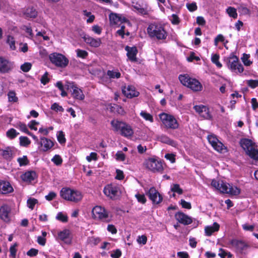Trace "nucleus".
<instances>
[{
    "label": "nucleus",
    "mask_w": 258,
    "mask_h": 258,
    "mask_svg": "<svg viewBox=\"0 0 258 258\" xmlns=\"http://www.w3.org/2000/svg\"><path fill=\"white\" fill-rule=\"evenodd\" d=\"M211 185L219 190L221 192L227 194L232 196H237L240 193V189L236 186L230 185L222 181H218L213 180Z\"/></svg>",
    "instance_id": "obj_1"
},
{
    "label": "nucleus",
    "mask_w": 258,
    "mask_h": 258,
    "mask_svg": "<svg viewBox=\"0 0 258 258\" xmlns=\"http://www.w3.org/2000/svg\"><path fill=\"white\" fill-rule=\"evenodd\" d=\"M147 32L151 38L159 40L166 39L168 35L164 27L160 24H151L147 28Z\"/></svg>",
    "instance_id": "obj_2"
},
{
    "label": "nucleus",
    "mask_w": 258,
    "mask_h": 258,
    "mask_svg": "<svg viewBox=\"0 0 258 258\" xmlns=\"http://www.w3.org/2000/svg\"><path fill=\"white\" fill-rule=\"evenodd\" d=\"M240 146L246 154L251 159L258 160V150L256 144L251 140L243 139L240 142Z\"/></svg>",
    "instance_id": "obj_3"
},
{
    "label": "nucleus",
    "mask_w": 258,
    "mask_h": 258,
    "mask_svg": "<svg viewBox=\"0 0 258 258\" xmlns=\"http://www.w3.org/2000/svg\"><path fill=\"white\" fill-rule=\"evenodd\" d=\"M179 80L182 85L189 88L194 91L202 90V85L201 83L197 79L189 77L186 74L179 75Z\"/></svg>",
    "instance_id": "obj_4"
},
{
    "label": "nucleus",
    "mask_w": 258,
    "mask_h": 258,
    "mask_svg": "<svg viewBox=\"0 0 258 258\" xmlns=\"http://www.w3.org/2000/svg\"><path fill=\"white\" fill-rule=\"evenodd\" d=\"M60 195L62 199L75 203L80 201L83 198L80 191L70 188H62L60 190Z\"/></svg>",
    "instance_id": "obj_5"
},
{
    "label": "nucleus",
    "mask_w": 258,
    "mask_h": 258,
    "mask_svg": "<svg viewBox=\"0 0 258 258\" xmlns=\"http://www.w3.org/2000/svg\"><path fill=\"white\" fill-rule=\"evenodd\" d=\"M49 58L52 63L61 68H66L69 62V60L64 55L59 53H51Z\"/></svg>",
    "instance_id": "obj_6"
},
{
    "label": "nucleus",
    "mask_w": 258,
    "mask_h": 258,
    "mask_svg": "<svg viewBox=\"0 0 258 258\" xmlns=\"http://www.w3.org/2000/svg\"><path fill=\"white\" fill-rule=\"evenodd\" d=\"M159 117L166 128L175 130L178 127L179 124L173 115L162 113L160 114Z\"/></svg>",
    "instance_id": "obj_7"
},
{
    "label": "nucleus",
    "mask_w": 258,
    "mask_h": 258,
    "mask_svg": "<svg viewBox=\"0 0 258 258\" xmlns=\"http://www.w3.org/2000/svg\"><path fill=\"white\" fill-rule=\"evenodd\" d=\"M103 192L106 197L114 200L118 199L121 195L120 187L115 184H109L104 187Z\"/></svg>",
    "instance_id": "obj_8"
},
{
    "label": "nucleus",
    "mask_w": 258,
    "mask_h": 258,
    "mask_svg": "<svg viewBox=\"0 0 258 258\" xmlns=\"http://www.w3.org/2000/svg\"><path fill=\"white\" fill-rule=\"evenodd\" d=\"M92 217L94 219L109 222V212L104 207L96 206L92 210Z\"/></svg>",
    "instance_id": "obj_9"
},
{
    "label": "nucleus",
    "mask_w": 258,
    "mask_h": 258,
    "mask_svg": "<svg viewBox=\"0 0 258 258\" xmlns=\"http://www.w3.org/2000/svg\"><path fill=\"white\" fill-rule=\"evenodd\" d=\"M144 165L147 169L153 172H160L163 170L162 162L154 158H149L146 160Z\"/></svg>",
    "instance_id": "obj_10"
},
{
    "label": "nucleus",
    "mask_w": 258,
    "mask_h": 258,
    "mask_svg": "<svg viewBox=\"0 0 258 258\" xmlns=\"http://www.w3.org/2000/svg\"><path fill=\"white\" fill-rule=\"evenodd\" d=\"M227 65L229 68L232 71L241 73L243 71V67L242 65L239 63L238 58L231 54L228 58Z\"/></svg>",
    "instance_id": "obj_11"
},
{
    "label": "nucleus",
    "mask_w": 258,
    "mask_h": 258,
    "mask_svg": "<svg viewBox=\"0 0 258 258\" xmlns=\"http://www.w3.org/2000/svg\"><path fill=\"white\" fill-rule=\"evenodd\" d=\"M208 140L209 143L217 151L222 153L226 151L225 146L215 136L209 135L208 136Z\"/></svg>",
    "instance_id": "obj_12"
},
{
    "label": "nucleus",
    "mask_w": 258,
    "mask_h": 258,
    "mask_svg": "<svg viewBox=\"0 0 258 258\" xmlns=\"http://www.w3.org/2000/svg\"><path fill=\"white\" fill-rule=\"evenodd\" d=\"M14 68V63L3 57H0V73L3 74L10 72Z\"/></svg>",
    "instance_id": "obj_13"
},
{
    "label": "nucleus",
    "mask_w": 258,
    "mask_h": 258,
    "mask_svg": "<svg viewBox=\"0 0 258 258\" xmlns=\"http://www.w3.org/2000/svg\"><path fill=\"white\" fill-rule=\"evenodd\" d=\"M150 199L154 204H158L162 201V197L154 187H151L147 194Z\"/></svg>",
    "instance_id": "obj_14"
},
{
    "label": "nucleus",
    "mask_w": 258,
    "mask_h": 258,
    "mask_svg": "<svg viewBox=\"0 0 258 258\" xmlns=\"http://www.w3.org/2000/svg\"><path fill=\"white\" fill-rule=\"evenodd\" d=\"M175 219L180 223L184 225H189L192 222V218L181 212H178L175 214Z\"/></svg>",
    "instance_id": "obj_15"
},
{
    "label": "nucleus",
    "mask_w": 258,
    "mask_h": 258,
    "mask_svg": "<svg viewBox=\"0 0 258 258\" xmlns=\"http://www.w3.org/2000/svg\"><path fill=\"white\" fill-rule=\"evenodd\" d=\"M109 20L112 25H120L124 23L130 24L129 22L124 17L116 14H111L109 15Z\"/></svg>",
    "instance_id": "obj_16"
},
{
    "label": "nucleus",
    "mask_w": 258,
    "mask_h": 258,
    "mask_svg": "<svg viewBox=\"0 0 258 258\" xmlns=\"http://www.w3.org/2000/svg\"><path fill=\"white\" fill-rule=\"evenodd\" d=\"M11 208L7 205H4L0 208V218L5 222L10 221Z\"/></svg>",
    "instance_id": "obj_17"
},
{
    "label": "nucleus",
    "mask_w": 258,
    "mask_h": 258,
    "mask_svg": "<svg viewBox=\"0 0 258 258\" xmlns=\"http://www.w3.org/2000/svg\"><path fill=\"white\" fill-rule=\"evenodd\" d=\"M58 238L67 244L72 242L71 232L70 230L65 229L58 233Z\"/></svg>",
    "instance_id": "obj_18"
},
{
    "label": "nucleus",
    "mask_w": 258,
    "mask_h": 258,
    "mask_svg": "<svg viewBox=\"0 0 258 258\" xmlns=\"http://www.w3.org/2000/svg\"><path fill=\"white\" fill-rule=\"evenodd\" d=\"M39 144L41 150L44 152L47 151L54 146V143L51 140L45 137L40 138Z\"/></svg>",
    "instance_id": "obj_19"
},
{
    "label": "nucleus",
    "mask_w": 258,
    "mask_h": 258,
    "mask_svg": "<svg viewBox=\"0 0 258 258\" xmlns=\"http://www.w3.org/2000/svg\"><path fill=\"white\" fill-rule=\"evenodd\" d=\"M122 91L123 94L127 98H133L138 96L139 95V92L135 90L134 86H128L124 87L122 88Z\"/></svg>",
    "instance_id": "obj_20"
},
{
    "label": "nucleus",
    "mask_w": 258,
    "mask_h": 258,
    "mask_svg": "<svg viewBox=\"0 0 258 258\" xmlns=\"http://www.w3.org/2000/svg\"><path fill=\"white\" fill-rule=\"evenodd\" d=\"M84 41L90 46L94 47H98L101 44L100 38H94L89 35H85L83 37Z\"/></svg>",
    "instance_id": "obj_21"
},
{
    "label": "nucleus",
    "mask_w": 258,
    "mask_h": 258,
    "mask_svg": "<svg viewBox=\"0 0 258 258\" xmlns=\"http://www.w3.org/2000/svg\"><path fill=\"white\" fill-rule=\"evenodd\" d=\"M21 179L24 182L30 183L37 177V174L34 171H28L21 176Z\"/></svg>",
    "instance_id": "obj_22"
},
{
    "label": "nucleus",
    "mask_w": 258,
    "mask_h": 258,
    "mask_svg": "<svg viewBox=\"0 0 258 258\" xmlns=\"http://www.w3.org/2000/svg\"><path fill=\"white\" fill-rule=\"evenodd\" d=\"M13 190L12 186L8 182L0 181V193L7 194L11 192Z\"/></svg>",
    "instance_id": "obj_23"
},
{
    "label": "nucleus",
    "mask_w": 258,
    "mask_h": 258,
    "mask_svg": "<svg viewBox=\"0 0 258 258\" xmlns=\"http://www.w3.org/2000/svg\"><path fill=\"white\" fill-rule=\"evenodd\" d=\"M72 95L74 98L77 100H83L85 98V95L82 90L75 86L72 87Z\"/></svg>",
    "instance_id": "obj_24"
},
{
    "label": "nucleus",
    "mask_w": 258,
    "mask_h": 258,
    "mask_svg": "<svg viewBox=\"0 0 258 258\" xmlns=\"http://www.w3.org/2000/svg\"><path fill=\"white\" fill-rule=\"evenodd\" d=\"M125 50L127 51V56L128 58L132 61L136 60V55L137 53V49L135 47H129L126 46Z\"/></svg>",
    "instance_id": "obj_25"
},
{
    "label": "nucleus",
    "mask_w": 258,
    "mask_h": 258,
    "mask_svg": "<svg viewBox=\"0 0 258 258\" xmlns=\"http://www.w3.org/2000/svg\"><path fill=\"white\" fill-rule=\"evenodd\" d=\"M120 132L122 136L125 137H132L134 134V131L132 127L125 123Z\"/></svg>",
    "instance_id": "obj_26"
},
{
    "label": "nucleus",
    "mask_w": 258,
    "mask_h": 258,
    "mask_svg": "<svg viewBox=\"0 0 258 258\" xmlns=\"http://www.w3.org/2000/svg\"><path fill=\"white\" fill-rule=\"evenodd\" d=\"M158 140L159 141L163 143L168 144L173 147H175L176 145L175 142L165 135H162L158 136Z\"/></svg>",
    "instance_id": "obj_27"
},
{
    "label": "nucleus",
    "mask_w": 258,
    "mask_h": 258,
    "mask_svg": "<svg viewBox=\"0 0 258 258\" xmlns=\"http://www.w3.org/2000/svg\"><path fill=\"white\" fill-rule=\"evenodd\" d=\"M219 225L216 222L214 223L212 226H208L206 227L205 228V231L206 235H211L214 232L218 231L219 229Z\"/></svg>",
    "instance_id": "obj_28"
},
{
    "label": "nucleus",
    "mask_w": 258,
    "mask_h": 258,
    "mask_svg": "<svg viewBox=\"0 0 258 258\" xmlns=\"http://www.w3.org/2000/svg\"><path fill=\"white\" fill-rule=\"evenodd\" d=\"M124 123L125 122L116 119H113L111 121V126L114 132H120Z\"/></svg>",
    "instance_id": "obj_29"
},
{
    "label": "nucleus",
    "mask_w": 258,
    "mask_h": 258,
    "mask_svg": "<svg viewBox=\"0 0 258 258\" xmlns=\"http://www.w3.org/2000/svg\"><path fill=\"white\" fill-rule=\"evenodd\" d=\"M231 243L234 247L240 250L244 249L246 247L245 243L241 240L234 239L231 241Z\"/></svg>",
    "instance_id": "obj_30"
},
{
    "label": "nucleus",
    "mask_w": 258,
    "mask_h": 258,
    "mask_svg": "<svg viewBox=\"0 0 258 258\" xmlns=\"http://www.w3.org/2000/svg\"><path fill=\"white\" fill-rule=\"evenodd\" d=\"M0 151L1 154L5 159L10 160L12 158L13 151L10 147H7L5 150H1Z\"/></svg>",
    "instance_id": "obj_31"
},
{
    "label": "nucleus",
    "mask_w": 258,
    "mask_h": 258,
    "mask_svg": "<svg viewBox=\"0 0 258 258\" xmlns=\"http://www.w3.org/2000/svg\"><path fill=\"white\" fill-rule=\"evenodd\" d=\"M24 15L26 17L35 18L37 15V12L34 8L29 7L25 11Z\"/></svg>",
    "instance_id": "obj_32"
},
{
    "label": "nucleus",
    "mask_w": 258,
    "mask_h": 258,
    "mask_svg": "<svg viewBox=\"0 0 258 258\" xmlns=\"http://www.w3.org/2000/svg\"><path fill=\"white\" fill-rule=\"evenodd\" d=\"M107 75L110 79H118L121 76V74L118 70H108Z\"/></svg>",
    "instance_id": "obj_33"
},
{
    "label": "nucleus",
    "mask_w": 258,
    "mask_h": 258,
    "mask_svg": "<svg viewBox=\"0 0 258 258\" xmlns=\"http://www.w3.org/2000/svg\"><path fill=\"white\" fill-rule=\"evenodd\" d=\"M7 42L9 45L10 47L12 50L16 49V41L15 38L13 36L11 35H8L7 37Z\"/></svg>",
    "instance_id": "obj_34"
},
{
    "label": "nucleus",
    "mask_w": 258,
    "mask_h": 258,
    "mask_svg": "<svg viewBox=\"0 0 258 258\" xmlns=\"http://www.w3.org/2000/svg\"><path fill=\"white\" fill-rule=\"evenodd\" d=\"M140 114L146 121H149L150 122H153L154 121L153 116L146 111H142Z\"/></svg>",
    "instance_id": "obj_35"
},
{
    "label": "nucleus",
    "mask_w": 258,
    "mask_h": 258,
    "mask_svg": "<svg viewBox=\"0 0 258 258\" xmlns=\"http://www.w3.org/2000/svg\"><path fill=\"white\" fill-rule=\"evenodd\" d=\"M226 12L228 15L232 17L234 19H236L237 17V13L236 12V9L233 7H229L226 9Z\"/></svg>",
    "instance_id": "obj_36"
},
{
    "label": "nucleus",
    "mask_w": 258,
    "mask_h": 258,
    "mask_svg": "<svg viewBox=\"0 0 258 258\" xmlns=\"http://www.w3.org/2000/svg\"><path fill=\"white\" fill-rule=\"evenodd\" d=\"M56 219L62 222L66 223L68 221V217L67 214L63 213L62 212H59L57 213Z\"/></svg>",
    "instance_id": "obj_37"
},
{
    "label": "nucleus",
    "mask_w": 258,
    "mask_h": 258,
    "mask_svg": "<svg viewBox=\"0 0 258 258\" xmlns=\"http://www.w3.org/2000/svg\"><path fill=\"white\" fill-rule=\"evenodd\" d=\"M219 58L220 56L219 54H214L212 56L211 60L212 62L215 64L218 68H221L222 67V65L219 61Z\"/></svg>",
    "instance_id": "obj_38"
},
{
    "label": "nucleus",
    "mask_w": 258,
    "mask_h": 258,
    "mask_svg": "<svg viewBox=\"0 0 258 258\" xmlns=\"http://www.w3.org/2000/svg\"><path fill=\"white\" fill-rule=\"evenodd\" d=\"M9 102H16L18 99L16 96V93L14 91H10L8 94Z\"/></svg>",
    "instance_id": "obj_39"
},
{
    "label": "nucleus",
    "mask_w": 258,
    "mask_h": 258,
    "mask_svg": "<svg viewBox=\"0 0 258 258\" xmlns=\"http://www.w3.org/2000/svg\"><path fill=\"white\" fill-rule=\"evenodd\" d=\"M57 138L60 144L65 143L66 140L64 137V134L62 131H59L57 134Z\"/></svg>",
    "instance_id": "obj_40"
},
{
    "label": "nucleus",
    "mask_w": 258,
    "mask_h": 258,
    "mask_svg": "<svg viewBox=\"0 0 258 258\" xmlns=\"http://www.w3.org/2000/svg\"><path fill=\"white\" fill-rule=\"evenodd\" d=\"M18 127L22 132L27 134V135H31V133L28 131L27 127L25 124L19 122L18 124Z\"/></svg>",
    "instance_id": "obj_41"
},
{
    "label": "nucleus",
    "mask_w": 258,
    "mask_h": 258,
    "mask_svg": "<svg viewBox=\"0 0 258 258\" xmlns=\"http://www.w3.org/2000/svg\"><path fill=\"white\" fill-rule=\"evenodd\" d=\"M78 57L85 58L88 55V53L84 50L78 49L76 50Z\"/></svg>",
    "instance_id": "obj_42"
},
{
    "label": "nucleus",
    "mask_w": 258,
    "mask_h": 258,
    "mask_svg": "<svg viewBox=\"0 0 258 258\" xmlns=\"http://www.w3.org/2000/svg\"><path fill=\"white\" fill-rule=\"evenodd\" d=\"M17 161L20 166H25L28 164V160L26 156L18 158Z\"/></svg>",
    "instance_id": "obj_43"
},
{
    "label": "nucleus",
    "mask_w": 258,
    "mask_h": 258,
    "mask_svg": "<svg viewBox=\"0 0 258 258\" xmlns=\"http://www.w3.org/2000/svg\"><path fill=\"white\" fill-rule=\"evenodd\" d=\"M51 161L57 166L62 164V160L61 157L58 155H55L51 159Z\"/></svg>",
    "instance_id": "obj_44"
},
{
    "label": "nucleus",
    "mask_w": 258,
    "mask_h": 258,
    "mask_svg": "<svg viewBox=\"0 0 258 258\" xmlns=\"http://www.w3.org/2000/svg\"><path fill=\"white\" fill-rule=\"evenodd\" d=\"M249 55L244 54L241 58L242 62L246 66H249L252 63V61L249 60Z\"/></svg>",
    "instance_id": "obj_45"
},
{
    "label": "nucleus",
    "mask_w": 258,
    "mask_h": 258,
    "mask_svg": "<svg viewBox=\"0 0 258 258\" xmlns=\"http://www.w3.org/2000/svg\"><path fill=\"white\" fill-rule=\"evenodd\" d=\"M20 145L23 146H27L31 142L30 140L26 137H21L20 138Z\"/></svg>",
    "instance_id": "obj_46"
},
{
    "label": "nucleus",
    "mask_w": 258,
    "mask_h": 258,
    "mask_svg": "<svg viewBox=\"0 0 258 258\" xmlns=\"http://www.w3.org/2000/svg\"><path fill=\"white\" fill-rule=\"evenodd\" d=\"M171 191L174 192H177V194L181 195L183 192L182 189L180 187V186L178 184H174L172 185L171 189Z\"/></svg>",
    "instance_id": "obj_47"
},
{
    "label": "nucleus",
    "mask_w": 258,
    "mask_h": 258,
    "mask_svg": "<svg viewBox=\"0 0 258 258\" xmlns=\"http://www.w3.org/2000/svg\"><path fill=\"white\" fill-rule=\"evenodd\" d=\"M51 109L56 112H63L64 109L61 106L57 103H54L51 106Z\"/></svg>",
    "instance_id": "obj_48"
},
{
    "label": "nucleus",
    "mask_w": 258,
    "mask_h": 258,
    "mask_svg": "<svg viewBox=\"0 0 258 258\" xmlns=\"http://www.w3.org/2000/svg\"><path fill=\"white\" fill-rule=\"evenodd\" d=\"M238 12L243 15H248L250 13V11L246 7L243 6H240L238 8Z\"/></svg>",
    "instance_id": "obj_49"
},
{
    "label": "nucleus",
    "mask_w": 258,
    "mask_h": 258,
    "mask_svg": "<svg viewBox=\"0 0 258 258\" xmlns=\"http://www.w3.org/2000/svg\"><path fill=\"white\" fill-rule=\"evenodd\" d=\"M18 134L19 133H18L15 129L11 128L7 131V136L11 139H13L15 138Z\"/></svg>",
    "instance_id": "obj_50"
},
{
    "label": "nucleus",
    "mask_w": 258,
    "mask_h": 258,
    "mask_svg": "<svg viewBox=\"0 0 258 258\" xmlns=\"http://www.w3.org/2000/svg\"><path fill=\"white\" fill-rule=\"evenodd\" d=\"M37 203V200L34 198H30L27 201L28 207L31 209H33L35 204Z\"/></svg>",
    "instance_id": "obj_51"
},
{
    "label": "nucleus",
    "mask_w": 258,
    "mask_h": 258,
    "mask_svg": "<svg viewBox=\"0 0 258 258\" xmlns=\"http://www.w3.org/2000/svg\"><path fill=\"white\" fill-rule=\"evenodd\" d=\"M17 244L15 243L13 245H12L10 248V256L13 258H15L16 252H17Z\"/></svg>",
    "instance_id": "obj_52"
},
{
    "label": "nucleus",
    "mask_w": 258,
    "mask_h": 258,
    "mask_svg": "<svg viewBox=\"0 0 258 258\" xmlns=\"http://www.w3.org/2000/svg\"><path fill=\"white\" fill-rule=\"evenodd\" d=\"M32 64L30 62H25L21 66V69L24 72H28L31 68Z\"/></svg>",
    "instance_id": "obj_53"
},
{
    "label": "nucleus",
    "mask_w": 258,
    "mask_h": 258,
    "mask_svg": "<svg viewBox=\"0 0 258 258\" xmlns=\"http://www.w3.org/2000/svg\"><path fill=\"white\" fill-rule=\"evenodd\" d=\"M247 84L251 88H255L258 87V80H249L247 81Z\"/></svg>",
    "instance_id": "obj_54"
},
{
    "label": "nucleus",
    "mask_w": 258,
    "mask_h": 258,
    "mask_svg": "<svg viewBox=\"0 0 258 258\" xmlns=\"http://www.w3.org/2000/svg\"><path fill=\"white\" fill-rule=\"evenodd\" d=\"M117 112V113L120 115H124L125 114V112L123 109V108L119 105H114V106L112 107Z\"/></svg>",
    "instance_id": "obj_55"
},
{
    "label": "nucleus",
    "mask_w": 258,
    "mask_h": 258,
    "mask_svg": "<svg viewBox=\"0 0 258 258\" xmlns=\"http://www.w3.org/2000/svg\"><path fill=\"white\" fill-rule=\"evenodd\" d=\"M138 201L142 204H145L146 202V199L144 195L140 194L135 195Z\"/></svg>",
    "instance_id": "obj_56"
},
{
    "label": "nucleus",
    "mask_w": 258,
    "mask_h": 258,
    "mask_svg": "<svg viewBox=\"0 0 258 258\" xmlns=\"http://www.w3.org/2000/svg\"><path fill=\"white\" fill-rule=\"evenodd\" d=\"M204 108V110L203 111V112L201 113V114L200 115V116L205 119L210 118L211 117H210V115L209 112L208 108L206 106L205 108Z\"/></svg>",
    "instance_id": "obj_57"
},
{
    "label": "nucleus",
    "mask_w": 258,
    "mask_h": 258,
    "mask_svg": "<svg viewBox=\"0 0 258 258\" xmlns=\"http://www.w3.org/2000/svg\"><path fill=\"white\" fill-rule=\"evenodd\" d=\"M86 160L89 162L92 160L96 161L97 160V153L95 152H91L89 156L86 157Z\"/></svg>",
    "instance_id": "obj_58"
},
{
    "label": "nucleus",
    "mask_w": 258,
    "mask_h": 258,
    "mask_svg": "<svg viewBox=\"0 0 258 258\" xmlns=\"http://www.w3.org/2000/svg\"><path fill=\"white\" fill-rule=\"evenodd\" d=\"M170 21L172 24L174 25H177L179 23V19L178 17L175 14H172L170 18Z\"/></svg>",
    "instance_id": "obj_59"
},
{
    "label": "nucleus",
    "mask_w": 258,
    "mask_h": 258,
    "mask_svg": "<svg viewBox=\"0 0 258 258\" xmlns=\"http://www.w3.org/2000/svg\"><path fill=\"white\" fill-rule=\"evenodd\" d=\"M134 8L137 11L138 13L141 14L145 15L147 14L146 10L145 9L141 8L139 5L134 6Z\"/></svg>",
    "instance_id": "obj_60"
},
{
    "label": "nucleus",
    "mask_w": 258,
    "mask_h": 258,
    "mask_svg": "<svg viewBox=\"0 0 258 258\" xmlns=\"http://www.w3.org/2000/svg\"><path fill=\"white\" fill-rule=\"evenodd\" d=\"M48 73L46 72L41 77L40 79L41 83L43 85H46L49 82V79L48 77Z\"/></svg>",
    "instance_id": "obj_61"
},
{
    "label": "nucleus",
    "mask_w": 258,
    "mask_h": 258,
    "mask_svg": "<svg viewBox=\"0 0 258 258\" xmlns=\"http://www.w3.org/2000/svg\"><path fill=\"white\" fill-rule=\"evenodd\" d=\"M186 7L190 12L195 11L197 9V6L195 3L187 4Z\"/></svg>",
    "instance_id": "obj_62"
},
{
    "label": "nucleus",
    "mask_w": 258,
    "mask_h": 258,
    "mask_svg": "<svg viewBox=\"0 0 258 258\" xmlns=\"http://www.w3.org/2000/svg\"><path fill=\"white\" fill-rule=\"evenodd\" d=\"M116 159L117 160H120L121 161H123L125 160V155L121 151H118L116 153Z\"/></svg>",
    "instance_id": "obj_63"
},
{
    "label": "nucleus",
    "mask_w": 258,
    "mask_h": 258,
    "mask_svg": "<svg viewBox=\"0 0 258 258\" xmlns=\"http://www.w3.org/2000/svg\"><path fill=\"white\" fill-rule=\"evenodd\" d=\"M175 155L173 154H166L165 155V158L169 160L171 163H174L175 161Z\"/></svg>",
    "instance_id": "obj_64"
}]
</instances>
